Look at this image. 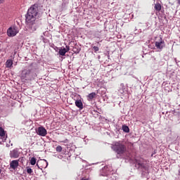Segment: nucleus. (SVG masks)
I'll list each match as a JSON object with an SVG mask.
<instances>
[{
	"label": "nucleus",
	"mask_w": 180,
	"mask_h": 180,
	"mask_svg": "<svg viewBox=\"0 0 180 180\" xmlns=\"http://www.w3.org/2000/svg\"><path fill=\"white\" fill-rule=\"evenodd\" d=\"M22 77L23 78H30V79H34L37 77V74H36L35 72H33L32 70L28 69V70H24L22 72Z\"/></svg>",
	"instance_id": "nucleus-3"
},
{
	"label": "nucleus",
	"mask_w": 180,
	"mask_h": 180,
	"mask_svg": "<svg viewBox=\"0 0 180 180\" xmlns=\"http://www.w3.org/2000/svg\"><path fill=\"white\" fill-rule=\"evenodd\" d=\"M122 130H123V131H124L126 133H129V128L127 125H122Z\"/></svg>",
	"instance_id": "nucleus-14"
},
{
	"label": "nucleus",
	"mask_w": 180,
	"mask_h": 180,
	"mask_svg": "<svg viewBox=\"0 0 180 180\" xmlns=\"http://www.w3.org/2000/svg\"><path fill=\"white\" fill-rule=\"evenodd\" d=\"M96 96V94L94 92L89 94V95L87 96L88 101H90L92 99L95 98Z\"/></svg>",
	"instance_id": "nucleus-11"
},
{
	"label": "nucleus",
	"mask_w": 180,
	"mask_h": 180,
	"mask_svg": "<svg viewBox=\"0 0 180 180\" xmlns=\"http://www.w3.org/2000/svg\"><path fill=\"white\" fill-rule=\"evenodd\" d=\"M18 160H13L10 163V167L13 169H16V168L18 167Z\"/></svg>",
	"instance_id": "nucleus-8"
},
{
	"label": "nucleus",
	"mask_w": 180,
	"mask_h": 180,
	"mask_svg": "<svg viewBox=\"0 0 180 180\" xmlns=\"http://www.w3.org/2000/svg\"><path fill=\"white\" fill-rule=\"evenodd\" d=\"M39 15V7L38 4H33L28 8L27 13L25 15L27 27L31 30V32H35L36 28L34 26L36 24V20Z\"/></svg>",
	"instance_id": "nucleus-1"
},
{
	"label": "nucleus",
	"mask_w": 180,
	"mask_h": 180,
	"mask_svg": "<svg viewBox=\"0 0 180 180\" xmlns=\"http://www.w3.org/2000/svg\"><path fill=\"white\" fill-rule=\"evenodd\" d=\"M65 48L66 51L68 52L70 51V46H66Z\"/></svg>",
	"instance_id": "nucleus-21"
},
{
	"label": "nucleus",
	"mask_w": 180,
	"mask_h": 180,
	"mask_svg": "<svg viewBox=\"0 0 180 180\" xmlns=\"http://www.w3.org/2000/svg\"><path fill=\"white\" fill-rule=\"evenodd\" d=\"M37 167H39V165L38 164H37ZM40 169V168H39Z\"/></svg>",
	"instance_id": "nucleus-26"
},
{
	"label": "nucleus",
	"mask_w": 180,
	"mask_h": 180,
	"mask_svg": "<svg viewBox=\"0 0 180 180\" xmlns=\"http://www.w3.org/2000/svg\"><path fill=\"white\" fill-rule=\"evenodd\" d=\"M10 157L14 159H16L19 157V153H18V148H15L13 150H11Z\"/></svg>",
	"instance_id": "nucleus-7"
},
{
	"label": "nucleus",
	"mask_w": 180,
	"mask_h": 180,
	"mask_svg": "<svg viewBox=\"0 0 180 180\" xmlns=\"http://www.w3.org/2000/svg\"><path fill=\"white\" fill-rule=\"evenodd\" d=\"M41 164L44 165L41 166V168H46L48 166V162L46 160H41Z\"/></svg>",
	"instance_id": "nucleus-15"
},
{
	"label": "nucleus",
	"mask_w": 180,
	"mask_h": 180,
	"mask_svg": "<svg viewBox=\"0 0 180 180\" xmlns=\"http://www.w3.org/2000/svg\"><path fill=\"white\" fill-rule=\"evenodd\" d=\"M5 136V131L0 127V136L3 137Z\"/></svg>",
	"instance_id": "nucleus-16"
},
{
	"label": "nucleus",
	"mask_w": 180,
	"mask_h": 180,
	"mask_svg": "<svg viewBox=\"0 0 180 180\" xmlns=\"http://www.w3.org/2000/svg\"><path fill=\"white\" fill-rule=\"evenodd\" d=\"M93 49H94V52L97 53L99 51V48L98 46H93Z\"/></svg>",
	"instance_id": "nucleus-20"
},
{
	"label": "nucleus",
	"mask_w": 180,
	"mask_h": 180,
	"mask_svg": "<svg viewBox=\"0 0 180 180\" xmlns=\"http://www.w3.org/2000/svg\"><path fill=\"white\" fill-rule=\"evenodd\" d=\"M74 52L76 53H78L80 52V51H79V50L77 49V50H76V51H74Z\"/></svg>",
	"instance_id": "nucleus-23"
},
{
	"label": "nucleus",
	"mask_w": 180,
	"mask_h": 180,
	"mask_svg": "<svg viewBox=\"0 0 180 180\" xmlns=\"http://www.w3.org/2000/svg\"><path fill=\"white\" fill-rule=\"evenodd\" d=\"M27 173L28 174H31L32 173H33V170L30 167H27Z\"/></svg>",
	"instance_id": "nucleus-19"
},
{
	"label": "nucleus",
	"mask_w": 180,
	"mask_h": 180,
	"mask_svg": "<svg viewBox=\"0 0 180 180\" xmlns=\"http://www.w3.org/2000/svg\"><path fill=\"white\" fill-rule=\"evenodd\" d=\"M82 180H89V179H82Z\"/></svg>",
	"instance_id": "nucleus-25"
},
{
	"label": "nucleus",
	"mask_w": 180,
	"mask_h": 180,
	"mask_svg": "<svg viewBox=\"0 0 180 180\" xmlns=\"http://www.w3.org/2000/svg\"><path fill=\"white\" fill-rule=\"evenodd\" d=\"M13 62L12 60H7L6 62V67L11 68L13 66Z\"/></svg>",
	"instance_id": "nucleus-12"
},
{
	"label": "nucleus",
	"mask_w": 180,
	"mask_h": 180,
	"mask_svg": "<svg viewBox=\"0 0 180 180\" xmlns=\"http://www.w3.org/2000/svg\"><path fill=\"white\" fill-rule=\"evenodd\" d=\"M68 51H66L65 48H61L60 49H59L58 51V53L59 55H60L61 56H65V53H68Z\"/></svg>",
	"instance_id": "nucleus-10"
},
{
	"label": "nucleus",
	"mask_w": 180,
	"mask_h": 180,
	"mask_svg": "<svg viewBox=\"0 0 180 180\" xmlns=\"http://www.w3.org/2000/svg\"><path fill=\"white\" fill-rule=\"evenodd\" d=\"M18 34V29L17 27H11L7 30V36L9 37H14Z\"/></svg>",
	"instance_id": "nucleus-4"
},
{
	"label": "nucleus",
	"mask_w": 180,
	"mask_h": 180,
	"mask_svg": "<svg viewBox=\"0 0 180 180\" xmlns=\"http://www.w3.org/2000/svg\"><path fill=\"white\" fill-rule=\"evenodd\" d=\"M155 45L158 49H160V50H162L165 46V41L162 39V38L160 39V41H155Z\"/></svg>",
	"instance_id": "nucleus-6"
},
{
	"label": "nucleus",
	"mask_w": 180,
	"mask_h": 180,
	"mask_svg": "<svg viewBox=\"0 0 180 180\" xmlns=\"http://www.w3.org/2000/svg\"><path fill=\"white\" fill-rule=\"evenodd\" d=\"M5 0H0V4H4Z\"/></svg>",
	"instance_id": "nucleus-22"
},
{
	"label": "nucleus",
	"mask_w": 180,
	"mask_h": 180,
	"mask_svg": "<svg viewBox=\"0 0 180 180\" xmlns=\"http://www.w3.org/2000/svg\"><path fill=\"white\" fill-rule=\"evenodd\" d=\"M177 3L179 5H180V0H177Z\"/></svg>",
	"instance_id": "nucleus-24"
},
{
	"label": "nucleus",
	"mask_w": 180,
	"mask_h": 180,
	"mask_svg": "<svg viewBox=\"0 0 180 180\" xmlns=\"http://www.w3.org/2000/svg\"><path fill=\"white\" fill-rule=\"evenodd\" d=\"M30 164L32 165H34L36 164V158H32L30 160Z\"/></svg>",
	"instance_id": "nucleus-18"
},
{
	"label": "nucleus",
	"mask_w": 180,
	"mask_h": 180,
	"mask_svg": "<svg viewBox=\"0 0 180 180\" xmlns=\"http://www.w3.org/2000/svg\"><path fill=\"white\" fill-rule=\"evenodd\" d=\"M75 106L78 108H79V110H82L83 109V104L81 100H76L75 101Z\"/></svg>",
	"instance_id": "nucleus-9"
},
{
	"label": "nucleus",
	"mask_w": 180,
	"mask_h": 180,
	"mask_svg": "<svg viewBox=\"0 0 180 180\" xmlns=\"http://www.w3.org/2000/svg\"><path fill=\"white\" fill-rule=\"evenodd\" d=\"M112 150L117 155H124L127 152V147L124 144L123 141H119L115 142L112 146Z\"/></svg>",
	"instance_id": "nucleus-2"
},
{
	"label": "nucleus",
	"mask_w": 180,
	"mask_h": 180,
	"mask_svg": "<svg viewBox=\"0 0 180 180\" xmlns=\"http://www.w3.org/2000/svg\"><path fill=\"white\" fill-rule=\"evenodd\" d=\"M56 151L58 153H61L63 151V147L60 146H58L56 147Z\"/></svg>",
	"instance_id": "nucleus-17"
},
{
	"label": "nucleus",
	"mask_w": 180,
	"mask_h": 180,
	"mask_svg": "<svg viewBox=\"0 0 180 180\" xmlns=\"http://www.w3.org/2000/svg\"><path fill=\"white\" fill-rule=\"evenodd\" d=\"M37 134L44 137L47 135V130L44 127H39L37 128Z\"/></svg>",
	"instance_id": "nucleus-5"
},
{
	"label": "nucleus",
	"mask_w": 180,
	"mask_h": 180,
	"mask_svg": "<svg viewBox=\"0 0 180 180\" xmlns=\"http://www.w3.org/2000/svg\"><path fill=\"white\" fill-rule=\"evenodd\" d=\"M155 9L158 12H160V10H162V6L160 5V4H155Z\"/></svg>",
	"instance_id": "nucleus-13"
}]
</instances>
